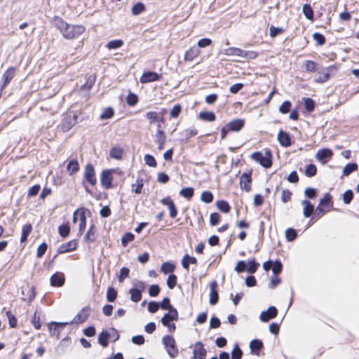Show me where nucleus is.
<instances>
[{
    "mask_svg": "<svg viewBox=\"0 0 359 359\" xmlns=\"http://www.w3.org/2000/svg\"><path fill=\"white\" fill-rule=\"evenodd\" d=\"M53 25L60 30L64 38L74 39L77 38L85 32V27L83 25H73L65 22L61 18L55 16L52 20Z\"/></svg>",
    "mask_w": 359,
    "mask_h": 359,
    "instance_id": "obj_1",
    "label": "nucleus"
},
{
    "mask_svg": "<svg viewBox=\"0 0 359 359\" xmlns=\"http://www.w3.org/2000/svg\"><path fill=\"white\" fill-rule=\"evenodd\" d=\"M251 158L265 168L272 165V154L269 149L265 151L264 155L260 151L254 152L251 154Z\"/></svg>",
    "mask_w": 359,
    "mask_h": 359,
    "instance_id": "obj_2",
    "label": "nucleus"
},
{
    "mask_svg": "<svg viewBox=\"0 0 359 359\" xmlns=\"http://www.w3.org/2000/svg\"><path fill=\"white\" fill-rule=\"evenodd\" d=\"M162 343L164 346V348L169 355V356L172 358H176L178 354V348L176 344V341L173 337L170 335H165L162 338Z\"/></svg>",
    "mask_w": 359,
    "mask_h": 359,
    "instance_id": "obj_3",
    "label": "nucleus"
},
{
    "mask_svg": "<svg viewBox=\"0 0 359 359\" xmlns=\"http://www.w3.org/2000/svg\"><path fill=\"white\" fill-rule=\"evenodd\" d=\"M146 285L142 281H137L134 283L133 287L129 290L130 299L134 302H138L142 299V292L145 290Z\"/></svg>",
    "mask_w": 359,
    "mask_h": 359,
    "instance_id": "obj_4",
    "label": "nucleus"
},
{
    "mask_svg": "<svg viewBox=\"0 0 359 359\" xmlns=\"http://www.w3.org/2000/svg\"><path fill=\"white\" fill-rule=\"evenodd\" d=\"M77 123L78 116L76 114H66L63 116L62 119L61 128L63 132H67Z\"/></svg>",
    "mask_w": 359,
    "mask_h": 359,
    "instance_id": "obj_5",
    "label": "nucleus"
},
{
    "mask_svg": "<svg viewBox=\"0 0 359 359\" xmlns=\"http://www.w3.org/2000/svg\"><path fill=\"white\" fill-rule=\"evenodd\" d=\"M113 170H104L100 175V182L102 186L106 189H109L112 187V176Z\"/></svg>",
    "mask_w": 359,
    "mask_h": 359,
    "instance_id": "obj_6",
    "label": "nucleus"
},
{
    "mask_svg": "<svg viewBox=\"0 0 359 359\" xmlns=\"http://www.w3.org/2000/svg\"><path fill=\"white\" fill-rule=\"evenodd\" d=\"M83 177L92 186H95L97 184L95 171L92 164L88 163L86 165Z\"/></svg>",
    "mask_w": 359,
    "mask_h": 359,
    "instance_id": "obj_7",
    "label": "nucleus"
},
{
    "mask_svg": "<svg viewBox=\"0 0 359 359\" xmlns=\"http://www.w3.org/2000/svg\"><path fill=\"white\" fill-rule=\"evenodd\" d=\"M163 112H160L159 114L156 113V111H148L145 116L146 118L149 121V123L152 124L154 122L158 124H161L165 123V118H164V112L165 111V109H163Z\"/></svg>",
    "mask_w": 359,
    "mask_h": 359,
    "instance_id": "obj_8",
    "label": "nucleus"
},
{
    "mask_svg": "<svg viewBox=\"0 0 359 359\" xmlns=\"http://www.w3.org/2000/svg\"><path fill=\"white\" fill-rule=\"evenodd\" d=\"M333 155V152L331 149L327 148H324L319 149L316 154V159L320 161L322 164H325L328 162V161L332 158Z\"/></svg>",
    "mask_w": 359,
    "mask_h": 359,
    "instance_id": "obj_9",
    "label": "nucleus"
},
{
    "mask_svg": "<svg viewBox=\"0 0 359 359\" xmlns=\"http://www.w3.org/2000/svg\"><path fill=\"white\" fill-rule=\"evenodd\" d=\"M163 205H167L169 210V215L171 218H175L177 215V210L173 201L170 196H166L161 200Z\"/></svg>",
    "mask_w": 359,
    "mask_h": 359,
    "instance_id": "obj_10",
    "label": "nucleus"
},
{
    "mask_svg": "<svg viewBox=\"0 0 359 359\" xmlns=\"http://www.w3.org/2000/svg\"><path fill=\"white\" fill-rule=\"evenodd\" d=\"M179 314L177 310L174 307L168 313H165L164 316L161 318V322L162 325H168V323H171L172 321H176L178 320Z\"/></svg>",
    "mask_w": 359,
    "mask_h": 359,
    "instance_id": "obj_11",
    "label": "nucleus"
},
{
    "mask_svg": "<svg viewBox=\"0 0 359 359\" xmlns=\"http://www.w3.org/2000/svg\"><path fill=\"white\" fill-rule=\"evenodd\" d=\"M277 314V309L273 306H271L266 311H262L261 313L259 318L262 322H268L271 319L276 318Z\"/></svg>",
    "mask_w": 359,
    "mask_h": 359,
    "instance_id": "obj_12",
    "label": "nucleus"
},
{
    "mask_svg": "<svg viewBox=\"0 0 359 359\" xmlns=\"http://www.w3.org/2000/svg\"><path fill=\"white\" fill-rule=\"evenodd\" d=\"M78 243L76 240L69 241L67 243H63L59 246L57 250V254H63L75 250L77 248Z\"/></svg>",
    "mask_w": 359,
    "mask_h": 359,
    "instance_id": "obj_13",
    "label": "nucleus"
},
{
    "mask_svg": "<svg viewBox=\"0 0 359 359\" xmlns=\"http://www.w3.org/2000/svg\"><path fill=\"white\" fill-rule=\"evenodd\" d=\"M161 76V74H159L155 72H144L142 76L140 77V82L142 83H150L158 81Z\"/></svg>",
    "mask_w": 359,
    "mask_h": 359,
    "instance_id": "obj_14",
    "label": "nucleus"
},
{
    "mask_svg": "<svg viewBox=\"0 0 359 359\" xmlns=\"http://www.w3.org/2000/svg\"><path fill=\"white\" fill-rule=\"evenodd\" d=\"M217 283L213 280L210 284V299L209 302L211 305H215L219 300V294L217 290Z\"/></svg>",
    "mask_w": 359,
    "mask_h": 359,
    "instance_id": "obj_15",
    "label": "nucleus"
},
{
    "mask_svg": "<svg viewBox=\"0 0 359 359\" xmlns=\"http://www.w3.org/2000/svg\"><path fill=\"white\" fill-rule=\"evenodd\" d=\"M278 140L279 144L283 147H289L292 145L290 135L282 130H280L278 134Z\"/></svg>",
    "mask_w": 359,
    "mask_h": 359,
    "instance_id": "obj_16",
    "label": "nucleus"
},
{
    "mask_svg": "<svg viewBox=\"0 0 359 359\" xmlns=\"http://www.w3.org/2000/svg\"><path fill=\"white\" fill-rule=\"evenodd\" d=\"M245 125V121L242 118H236L228 123L226 128L231 132L240 131Z\"/></svg>",
    "mask_w": 359,
    "mask_h": 359,
    "instance_id": "obj_17",
    "label": "nucleus"
},
{
    "mask_svg": "<svg viewBox=\"0 0 359 359\" xmlns=\"http://www.w3.org/2000/svg\"><path fill=\"white\" fill-rule=\"evenodd\" d=\"M90 309L88 306L83 308L72 320V323H81L87 320L90 315Z\"/></svg>",
    "mask_w": 359,
    "mask_h": 359,
    "instance_id": "obj_18",
    "label": "nucleus"
},
{
    "mask_svg": "<svg viewBox=\"0 0 359 359\" xmlns=\"http://www.w3.org/2000/svg\"><path fill=\"white\" fill-rule=\"evenodd\" d=\"M251 175L252 172H244L241 175L240 178V185L241 189L248 192L251 189V187L250 185L252 182Z\"/></svg>",
    "mask_w": 359,
    "mask_h": 359,
    "instance_id": "obj_19",
    "label": "nucleus"
},
{
    "mask_svg": "<svg viewBox=\"0 0 359 359\" xmlns=\"http://www.w3.org/2000/svg\"><path fill=\"white\" fill-rule=\"evenodd\" d=\"M207 351L201 341L196 343L194 350V359H205Z\"/></svg>",
    "mask_w": 359,
    "mask_h": 359,
    "instance_id": "obj_20",
    "label": "nucleus"
},
{
    "mask_svg": "<svg viewBox=\"0 0 359 359\" xmlns=\"http://www.w3.org/2000/svg\"><path fill=\"white\" fill-rule=\"evenodd\" d=\"M65 275L62 273L56 272L50 277V285L53 287H61L65 283Z\"/></svg>",
    "mask_w": 359,
    "mask_h": 359,
    "instance_id": "obj_21",
    "label": "nucleus"
},
{
    "mask_svg": "<svg viewBox=\"0 0 359 359\" xmlns=\"http://www.w3.org/2000/svg\"><path fill=\"white\" fill-rule=\"evenodd\" d=\"M263 348V343L259 339H253L250 343V348L252 354L259 355L260 350Z\"/></svg>",
    "mask_w": 359,
    "mask_h": 359,
    "instance_id": "obj_22",
    "label": "nucleus"
},
{
    "mask_svg": "<svg viewBox=\"0 0 359 359\" xmlns=\"http://www.w3.org/2000/svg\"><path fill=\"white\" fill-rule=\"evenodd\" d=\"M15 75V68H8L3 74L4 83L1 86V88H4L13 79Z\"/></svg>",
    "mask_w": 359,
    "mask_h": 359,
    "instance_id": "obj_23",
    "label": "nucleus"
},
{
    "mask_svg": "<svg viewBox=\"0 0 359 359\" xmlns=\"http://www.w3.org/2000/svg\"><path fill=\"white\" fill-rule=\"evenodd\" d=\"M72 322H64V323H57V322H51L48 324V329L50 330V333L51 335H55V332L57 330H60L61 328H64L66 325L69 324H72Z\"/></svg>",
    "mask_w": 359,
    "mask_h": 359,
    "instance_id": "obj_24",
    "label": "nucleus"
},
{
    "mask_svg": "<svg viewBox=\"0 0 359 359\" xmlns=\"http://www.w3.org/2000/svg\"><path fill=\"white\" fill-rule=\"evenodd\" d=\"M111 336V334L107 331L103 330L98 335V343L103 347H107L109 344V339Z\"/></svg>",
    "mask_w": 359,
    "mask_h": 359,
    "instance_id": "obj_25",
    "label": "nucleus"
},
{
    "mask_svg": "<svg viewBox=\"0 0 359 359\" xmlns=\"http://www.w3.org/2000/svg\"><path fill=\"white\" fill-rule=\"evenodd\" d=\"M302 204L304 205V216L305 217H309L311 216L314 211V206L308 200H303Z\"/></svg>",
    "mask_w": 359,
    "mask_h": 359,
    "instance_id": "obj_26",
    "label": "nucleus"
},
{
    "mask_svg": "<svg viewBox=\"0 0 359 359\" xmlns=\"http://www.w3.org/2000/svg\"><path fill=\"white\" fill-rule=\"evenodd\" d=\"M332 197L329 193L325 194L324 195L323 198L320 199L319 205L317 207V210L319 212L324 211L323 209L320 207V205H331V206H332L333 202L332 201Z\"/></svg>",
    "mask_w": 359,
    "mask_h": 359,
    "instance_id": "obj_27",
    "label": "nucleus"
},
{
    "mask_svg": "<svg viewBox=\"0 0 359 359\" xmlns=\"http://www.w3.org/2000/svg\"><path fill=\"white\" fill-rule=\"evenodd\" d=\"M124 150L121 147H112L109 152V156L111 158L121 160L123 157Z\"/></svg>",
    "mask_w": 359,
    "mask_h": 359,
    "instance_id": "obj_28",
    "label": "nucleus"
},
{
    "mask_svg": "<svg viewBox=\"0 0 359 359\" xmlns=\"http://www.w3.org/2000/svg\"><path fill=\"white\" fill-rule=\"evenodd\" d=\"M180 134L182 137V141H187L197 135V130L194 128H188L181 131Z\"/></svg>",
    "mask_w": 359,
    "mask_h": 359,
    "instance_id": "obj_29",
    "label": "nucleus"
},
{
    "mask_svg": "<svg viewBox=\"0 0 359 359\" xmlns=\"http://www.w3.org/2000/svg\"><path fill=\"white\" fill-rule=\"evenodd\" d=\"M197 263V259L194 257H191L188 254H186L182 260V266L184 269L188 270L189 269V264H196Z\"/></svg>",
    "mask_w": 359,
    "mask_h": 359,
    "instance_id": "obj_30",
    "label": "nucleus"
},
{
    "mask_svg": "<svg viewBox=\"0 0 359 359\" xmlns=\"http://www.w3.org/2000/svg\"><path fill=\"white\" fill-rule=\"evenodd\" d=\"M32 231V226L31 224H26L22 226V233L20 237V242L25 243L27 241V238Z\"/></svg>",
    "mask_w": 359,
    "mask_h": 359,
    "instance_id": "obj_31",
    "label": "nucleus"
},
{
    "mask_svg": "<svg viewBox=\"0 0 359 359\" xmlns=\"http://www.w3.org/2000/svg\"><path fill=\"white\" fill-rule=\"evenodd\" d=\"M222 53L224 55H228V56L236 55V56L242 57V53H243V50L238 48H236V47H230V48L224 49Z\"/></svg>",
    "mask_w": 359,
    "mask_h": 359,
    "instance_id": "obj_32",
    "label": "nucleus"
},
{
    "mask_svg": "<svg viewBox=\"0 0 359 359\" xmlns=\"http://www.w3.org/2000/svg\"><path fill=\"white\" fill-rule=\"evenodd\" d=\"M198 117L200 119H201L203 121H209V122L214 121L216 119V116H215V113L212 111H208L200 112L198 114Z\"/></svg>",
    "mask_w": 359,
    "mask_h": 359,
    "instance_id": "obj_33",
    "label": "nucleus"
},
{
    "mask_svg": "<svg viewBox=\"0 0 359 359\" xmlns=\"http://www.w3.org/2000/svg\"><path fill=\"white\" fill-rule=\"evenodd\" d=\"M199 53L200 50L198 48L194 47L192 48H190L185 53L184 60L191 61L198 55Z\"/></svg>",
    "mask_w": 359,
    "mask_h": 359,
    "instance_id": "obj_34",
    "label": "nucleus"
},
{
    "mask_svg": "<svg viewBox=\"0 0 359 359\" xmlns=\"http://www.w3.org/2000/svg\"><path fill=\"white\" fill-rule=\"evenodd\" d=\"M217 208L224 213H229L231 210V207L229 203L224 200L217 201L216 202Z\"/></svg>",
    "mask_w": 359,
    "mask_h": 359,
    "instance_id": "obj_35",
    "label": "nucleus"
},
{
    "mask_svg": "<svg viewBox=\"0 0 359 359\" xmlns=\"http://www.w3.org/2000/svg\"><path fill=\"white\" fill-rule=\"evenodd\" d=\"M175 269V265L170 262H165L161 264V271L165 274L172 273Z\"/></svg>",
    "mask_w": 359,
    "mask_h": 359,
    "instance_id": "obj_36",
    "label": "nucleus"
},
{
    "mask_svg": "<svg viewBox=\"0 0 359 359\" xmlns=\"http://www.w3.org/2000/svg\"><path fill=\"white\" fill-rule=\"evenodd\" d=\"M302 12L306 19L311 20H313V10L310 4H304L302 7Z\"/></svg>",
    "mask_w": 359,
    "mask_h": 359,
    "instance_id": "obj_37",
    "label": "nucleus"
},
{
    "mask_svg": "<svg viewBox=\"0 0 359 359\" xmlns=\"http://www.w3.org/2000/svg\"><path fill=\"white\" fill-rule=\"evenodd\" d=\"M84 240L88 243H93L95 240V226L92 225L84 236Z\"/></svg>",
    "mask_w": 359,
    "mask_h": 359,
    "instance_id": "obj_38",
    "label": "nucleus"
},
{
    "mask_svg": "<svg viewBox=\"0 0 359 359\" xmlns=\"http://www.w3.org/2000/svg\"><path fill=\"white\" fill-rule=\"evenodd\" d=\"M166 136L164 131L161 129V125H157V130L155 133V140L156 142H165Z\"/></svg>",
    "mask_w": 359,
    "mask_h": 359,
    "instance_id": "obj_39",
    "label": "nucleus"
},
{
    "mask_svg": "<svg viewBox=\"0 0 359 359\" xmlns=\"http://www.w3.org/2000/svg\"><path fill=\"white\" fill-rule=\"evenodd\" d=\"M86 208H82L81 209L80 218H79V232H83L86 226V217L85 215Z\"/></svg>",
    "mask_w": 359,
    "mask_h": 359,
    "instance_id": "obj_40",
    "label": "nucleus"
},
{
    "mask_svg": "<svg viewBox=\"0 0 359 359\" xmlns=\"http://www.w3.org/2000/svg\"><path fill=\"white\" fill-rule=\"evenodd\" d=\"M67 169L69 173L74 174L79 170V165L76 160L72 159L67 165Z\"/></svg>",
    "mask_w": 359,
    "mask_h": 359,
    "instance_id": "obj_41",
    "label": "nucleus"
},
{
    "mask_svg": "<svg viewBox=\"0 0 359 359\" xmlns=\"http://www.w3.org/2000/svg\"><path fill=\"white\" fill-rule=\"evenodd\" d=\"M259 266V264L256 262L255 259L249 260L246 263L245 270L250 273H254Z\"/></svg>",
    "mask_w": 359,
    "mask_h": 359,
    "instance_id": "obj_42",
    "label": "nucleus"
},
{
    "mask_svg": "<svg viewBox=\"0 0 359 359\" xmlns=\"http://www.w3.org/2000/svg\"><path fill=\"white\" fill-rule=\"evenodd\" d=\"M304 67L306 72H314L317 70V63L313 60H306L304 63Z\"/></svg>",
    "mask_w": 359,
    "mask_h": 359,
    "instance_id": "obj_43",
    "label": "nucleus"
},
{
    "mask_svg": "<svg viewBox=\"0 0 359 359\" xmlns=\"http://www.w3.org/2000/svg\"><path fill=\"white\" fill-rule=\"evenodd\" d=\"M331 76L330 73H327L324 69L322 72H319V75L315 79V81L318 83H323L327 81Z\"/></svg>",
    "mask_w": 359,
    "mask_h": 359,
    "instance_id": "obj_44",
    "label": "nucleus"
},
{
    "mask_svg": "<svg viewBox=\"0 0 359 359\" xmlns=\"http://www.w3.org/2000/svg\"><path fill=\"white\" fill-rule=\"evenodd\" d=\"M358 170V165L355 163H350L346 165L343 170V174L345 176L349 175L353 172Z\"/></svg>",
    "mask_w": 359,
    "mask_h": 359,
    "instance_id": "obj_45",
    "label": "nucleus"
},
{
    "mask_svg": "<svg viewBox=\"0 0 359 359\" xmlns=\"http://www.w3.org/2000/svg\"><path fill=\"white\" fill-rule=\"evenodd\" d=\"M135 239V236L130 232H126L121 238V244L123 246L126 247L128 244Z\"/></svg>",
    "mask_w": 359,
    "mask_h": 359,
    "instance_id": "obj_46",
    "label": "nucleus"
},
{
    "mask_svg": "<svg viewBox=\"0 0 359 359\" xmlns=\"http://www.w3.org/2000/svg\"><path fill=\"white\" fill-rule=\"evenodd\" d=\"M117 297V291L113 287H109L107 290V299L109 302H114Z\"/></svg>",
    "mask_w": 359,
    "mask_h": 359,
    "instance_id": "obj_47",
    "label": "nucleus"
},
{
    "mask_svg": "<svg viewBox=\"0 0 359 359\" xmlns=\"http://www.w3.org/2000/svg\"><path fill=\"white\" fill-rule=\"evenodd\" d=\"M214 196L211 191H205L202 192L201 196V200L205 203H210L213 201Z\"/></svg>",
    "mask_w": 359,
    "mask_h": 359,
    "instance_id": "obj_48",
    "label": "nucleus"
},
{
    "mask_svg": "<svg viewBox=\"0 0 359 359\" xmlns=\"http://www.w3.org/2000/svg\"><path fill=\"white\" fill-rule=\"evenodd\" d=\"M194 194V189L192 187L183 188L180 191V194L187 199L191 198Z\"/></svg>",
    "mask_w": 359,
    "mask_h": 359,
    "instance_id": "obj_49",
    "label": "nucleus"
},
{
    "mask_svg": "<svg viewBox=\"0 0 359 359\" xmlns=\"http://www.w3.org/2000/svg\"><path fill=\"white\" fill-rule=\"evenodd\" d=\"M70 232V227L69 224H63L58 227V233L62 238L68 236Z\"/></svg>",
    "mask_w": 359,
    "mask_h": 359,
    "instance_id": "obj_50",
    "label": "nucleus"
},
{
    "mask_svg": "<svg viewBox=\"0 0 359 359\" xmlns=\"http://www.w3.org/2000/svg\"><path fill=\"white\" fill-rule=\"evenodd\" d=\"M297 237V231L292 228H289L285 231V238L287 241L291 242Z\"/></svg>",
    "mask_w": 359,
    "mask_h": 359,
    "instance_id": "obj_51",
    "label": "nucleus"
},
{
    "mask_svg": "<svg viewBox=\"0 0 359 359\" xmlns=\"http://www.w3.org/2000/svg\"><path fill=\"white\" fill-rule=\"evenodd\" d=\"M271 269L275 276L279 274L283 269V264L280 260H276L272 263Z\"/></svg>",
    "mask_w": 359,
    "mask_h": 359,
    "instance_id": "obj_52",
    "label": "nucleus"
},
{
    "mask_svg": "<svg viewBox=\"0 0 359 359\" xmlns=\"http://www.w3.org/2000/svg\"><path fill=\"white\" fill-rule=\"evenodd\" d=\"M144 10V5L141 2H138L134 4L133 6L132 7V13L134 15H137L140 14L142 12H143Z\"/></svg>",
    "mask_w": 359,
    "mask_h": 359,
    "instance_id": "obj_53",
    "label": "nucleus"
},
{
    "mask_svg": "<svg viewBox=\"0 0 359 359\" xmlns=\"http://www.w3.org/2000/svg\"><path fill=\"white\" fill-rule=\"evenodd\" d=\"M285 32V29L282 27H276L271 25L269 28V35L271 37L274 38Z\"/></svg>",
    "mask_w": 359,
    "mask_h": 359,
    "instance_id": "obj_54",
    "label": "nucleus"
},
{
    "mask_svg": "<svg viewBox=\"0 0 359 359\" xmlns=\"http://www.w3.org/2000/svg\"><path fill=\"white\" fill-rule=\"evenodd\" d=\"M317 168L314 164H309L306 167L305 175L309 177H312L316 175Z\"/></svg>",
    "mask_w": 359,
    "mask_h": 359,
    "instance_id": "obj_55",
    "label": "nucleus"
},
{
    "mask_svg": "<svg viewBox=\"0 0 359 359\" xmlns=\"http://www.w3.org/2000/svg\"><path fill=\"white\" fill-rule=\"evenodd\" d=\"M6 315L8 320V323L11 327L14 328L17 326L18 320L11 311H7Z\"/></svg>",
    "mask_w": 359,
    "mask_h": 359,
    "instance_id": "obj_56",
    "label": "nucleus"
},
{
    "mask_svg": "<svg viewBox=\"0 0 359 359\" xmlns=\"http://www.w3.org/2000/svg\"><path fill=\"white\" fill-rule=\"evenodd\" d=\"M243 355V351L240 348L239 346L236 344L231 351L232 359H241Z\"/></svg>",
    "mask_w": 359,
    "mask_h": 359,
    "instance_id": "obj_57",
    "label": "nucleus"
},
{
    "mask_svg": "<svg viewBox=\"0 0 359 359\" xmlns=\"http://www.w3.org/2000/svg\"><path fill=\"white\" fill-rule=\"evenodd\" d=\"M313 39L318 46H323L326 43V39L324 35L318 32L313 34Z\"/></svg>",
    "mask_w": 359,
    "mask_h": 359,
    "instance_id": "obj_58",
    "label": "nucleus"
},
{
    "mask_svg": "<svg viewBox=\"0 0 359 359\" xmlns=\"http://www.w3.org/2000/svg\"><path fill=\"white\" fill-rule=\"evenodd\" d=\"M304 100L305 109L309 112L313 111L316 106L314 100L309 97L304 98Z\"/></svg>",
    "mask_w": 359,
    "mask_h": 359,
    "instance_id": "obj_59",
    "label": "nucleus"
},
{
    "mask_svg": "<svg viewBox=\"0 0 359 359\" xmlns=\"http://www.w3.org/2000/svg\"><path fill=\"white\" fill-rule=\"evenodd\" d=\"M123 41L120 39H116L110 41L107 43L106 47L108 49H116L120 48L123 45Z\"/></svg>",
    "mask_w": 359,
    "mask_h": 359,
    "instance_id": "obj_60",
    "label": "nucleus"
},
{
    "mask_svg": "<svg viewBox=\"0 0 359 359\" xmlns=\"http://www.w3.org/2000/svg\"><path fill=\"white\" fill-rule=\"evenodd\" d=\"M160 304V308L163 310H168L174 308L173 306L170 304V300L168 297H164Z\"/></svg>",
    "mask_w": 359,
    "mask_h": 359,
    "instance_id": "obj_61",
    "label": "nucleus"
},
{
    "mask_svg": "<svg viewBox=\"0 0 359 359\" xmlns=\"http://www.w3.org/2000/svg\"><path fill=\"white\" fill-rule=\"evenodd\" d=\"M138 102V97L136 94L130 93L126 97V102L130 106L135 105Z\"/></svg>",
    "mask_w": 359,
    "mask_h": 359,
    "instance_id": "obj_62",
    "label": "nucleus"
},
{
    "mask_svg": "<svg viewBox=\"0 0 359 359\" xmlns=\"http://www.w3.org/2000/svg\"><path fill=\"white\" fill-rule=\"evenodd\" d=\"M292 103L289 100H286L282 103L279 107V111L281 114H287L290 111Z\"/></svg>",
    "mask_w": 359,
    "mask_h": 359,
    "instance_id": "obj_63",
    "label": "nucleus"
},
{
    "mask_svg": "<svg viewBox=\"0 0 359 359\" xmlns=\"http://www.w3.org/2000/svg\"><path fill=\"white\" fill-rule=\"evenodd\" d=\"M145 163L152 168H155L157 165L155 158L151 154H146L144 157Z\"/></svg>",
    "mask_w": 359,
    "mask_h": 359,
    "instance_id": "obj_64",
    "label": "nucleus"
}]
</instances>
